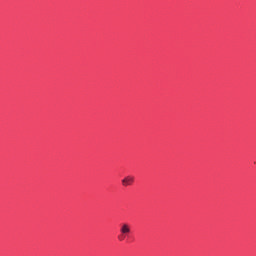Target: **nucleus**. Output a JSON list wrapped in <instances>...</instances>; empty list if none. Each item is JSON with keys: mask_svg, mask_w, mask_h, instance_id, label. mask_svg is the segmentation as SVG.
I'll use <instances>...</instances> for the list:
<instances>
[{"mask_svg": "<svg viewBox=\"0 0 256 256\" xmlns=\"http://www.w3.org/2000/svg\"><path fill=\"white\" fill-rule=\"evenodd\" d=\"M120 233H121V236H119L118 239H120V241H123L124 239L123 235L127 236L129 235V233H131V225H129L128 223L121 224Z\"/></svg>", "mask_w": 256, "mask_h": 256, "instance_id": "nucleus-1", "label": "nucleus"}, {"mask_svg": "<svg viewBox=\"0 0 256 256\" xmlns=\"http://www.w3.org/2000/svg\"><path fill=\"white\" fill-rule=\"evenodd\" d=\"M135 183V177L134 176H126L122 179V186L123 187H131Z\"/></svg>", "mask_w": 256, "mask_h": 256, "instance_id": "nucleus-2", "label": "nucleus"}]
</instances>
